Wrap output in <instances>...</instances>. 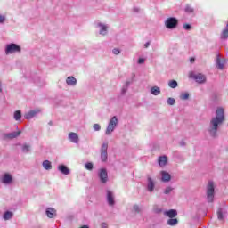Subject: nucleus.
<instances>
[{"instance_id": "obj_1", "label": "nucleus", "mask_w": 228, "mask_h": 228, "mask_svg": "<svg viewBox=\"0 0 228 228\" xmlns=\"http://www.w3.org/2000/svg\"><path fill=\"white\" fill-rule=\"evenodd\" d=\"M224 122H225V112L224 111V109L222 107H219L216 110V117L212 118L210 120L208 127V133L210 136H212L213 138H216L218 129H220Z\"/></svg>"}, {"instance_id": "obj_2", "label": "nucleus", "mask_w": 228, "mask_h": 228, "mask_svg": "<svg viewBox=\"0 0 228 228\" xmlns=\"http://www.w3.org/2000/svg\"><path fill=\"white\" fill-rule=\"evenodd\" d=\"M206 195L208 202H214L215 200V183L208 181L206 188Z\"/></svg>"}, {"instance_id": "obj_3", "label": "nucleus", "mask_w": 228, "mask_h": 228, "mask_svg": "<svg viewBox=\"0 0 228 228\" xmlns=\"http://www.w3.org/2000/svg\"><path fill=\"white\" fill-rule=\"evenodd\" d=\"M118 124V118H116V116L112 117L110 120L109 121L107 129L105 131V134L107 136H110L113 131H115V128L117 127Z\"/></svg>"}, {"instance_id": "obj_4", "label": "nucleus", "mask_w": 228, "mask_h": 228, "mask_svg": "<svg viewBox=\"0 0 228 228\" xmlns=\"http://www.w3.org/2000/svg\"><path fill=\"white\" fill-rule=\"evenodd\" d=\"M101 160L102 162L108 161V142H104L101 147Z\"/></svg>"}, {"instance_id": "obj_5", "label": "nucleus", "mask_w": 228, "mask_h": 228, "mask_svg": "<svg viewBox=\"0 0 228 228\" xmlns=\"http://www.w3.org/2000/svg\"><path fill=\"white\" fill-rule=\"evenodd\" d=\"M20 46L17 45L16 44L7 45L5 48L6 54H12V53H20Z\"/></svg>"}, {"instance_id": "obj_6", "label": "nucleus", "mask_w": 228, "mask_h": 228, "mask_svg": "<svg viewBox=\"0 0 228 228\" xmlns=\"http://www.w3.org/2000/svg\"><path fill=\"white\" fill-rule=\"evenodd\" d=\"M98 177L102 184H106V183H108V171L106 168H102L99 170Z\"/></svg>"}, {"instance_id": "obj_7", "label": "nucleus", "mask_w": 228, "mask_h": 228, "mask_svg": "<svg viewBox=\"0 0 228 228\" xmlns=\"http://www.w3.org/2000/svg\"><path fill=\"white\" fill-rule=\"evenodd\" d=\"M177 27V20L175 18H168L166 20V28L168 29H174Z\"/></svg>"}, {"instance_id": "obj_8", "label": "nucleus", "mask_w": 228, "mask_h": 228, "mask_svg": "<svg viewBox=\"0 0 228 228\" xmlns=\"http://www.w3.org/2000/svg\"><path fill=\"white\" fill-rule=\"evenodd\" d=\"M20 131L12 132L9 134H3L2 140H13V138H17V136H20Z\"/></svg>"}, {"instance_id": "obj_9", "label": "nucleus", "mask_w": 228, "mask_h": 228, "mask_svg": "<svg viewBox=\"0 0 228 228\" xmlns=\"http://www.w3.org/2000/svg\"><path fill=\"white\" fill-rule=\"evenodd\" d=\"M190 77H193L197 83H206V76L202 74H197L195 75L194 73L190 74Z\"/></svg>"}, {"instance_id": "obj_10", "label": "nucleus", "mask_w": 228, "mask_h": 228, "mask_svg": "<svg viewBox=\"0 0 228 228\" xmlns=\"http://www.w3.org/2000/svg\"><path fill=\"white\" fill-rule=\"evenodd\" d=\"M12 181H13V177H12V175L5 173L4 175L1 176V182L4 184H10L12 183Z\"/></svg>"}, {"instance_id": "obj_11", "label": "nucleus", "mask_w": 228, "mask_h": 228, "mask_svg": "<svg viewBox=\"0 0 228 228\" xmlns=\"http://www.w3.org/2000/svg\"><path fill=\"white\" fill-rule=\"evenodd\" d=\"M107 202L109 206H115V195L111 191H107Z\"/></svg>"}, {"instance_id": "obj_12", "label": "nucleus", "mask_w": 228, "mask_h": 228, "mask_svg": "<svg viewBox=\"0 0 228 228\" xmlns=\"http://www.w3.org/2000/svg\"><path fill=\"white\" fill-rule=\"evenodd\" d=\"M69 139L72 143H79V136L74 132L69 134Z\"/></svg>"}, {"instance_id": "obj_13", "label": "nucleus", "mask_w": 228, "mask_h": 228, "mask_svg": "<svg viewBox=\"0 0 228 228\" xmlns=\"http://www.w3.org/2000/svg\"><path fill=\"white\" fill-rule=\"evenodd\" d=\"M156 186V184L154 183V180H152V178H151L150 176H148V184H147V190L148 191H150L151 193H152V191H154V187Z\"/></svg>"}, {"instance_id": "obj_14", "label": "nucleus", "mask_w": 228, "mask_h": 228, "mask_svg": "<svg viewBox=\"0 0 228 228\" xmlns=\"http://www.w3.org/2000/svg\"><path fill=\"white\" fill-rule=\"evenodd\" d=\"M216 63L218 69H224L225 65V59L222 58L220 55H217Z\"/></svg>"}, {"instance_id": "obj_15", "label": "nucleus", "mask_w": 228, "mask_h": 228, "mask_svg": "<svg viewBox=\"0 0 228 228\" xmlns=\"http://www.w3.org/2000/svg\"><path fill=\"white\" fill-rule=\"evenodd\" d=\"M37 113H40V110H30L28 113L25 114V118L29 120L30 118H33L35 115H37Z\"/></svg>"}, {"instance_id": "obj_16", "label": "nucleus", "mask_w": 228, "mask_h": 228, "mask_svg": "<svg viewBox=\"0 0 228 228\" xmlns=\"http://www.w3.org/2000/svg\"><path fill=\"white\" fill-rule=\"evenodd\" d=\"M164 215L166 216H168V218H175V216H177V210L170 209L164 212Z\"/></svg>"}, {"instance_id": "obj_17", "label": "nucleus", "mask_w": 228, "mask_h": 228, "mask_svg": "<svg viewBox=\"0 0 228 228\" xmlns=\"http://www.w3.org/2000/svg\"><path fill=\"white\" fill-rule=\"evenodd\" d=\"M58 168L61 174H64V175H69V174H70V169L65 165H60Z\"/></svg>"}, {"instance_id": "obj_18", "label": "nucleus", "mask_w": 228, "mask_h": 228, "mask_svg": "<svg viewBox=\"0 0 228 228\" xmlns=\"http://www.w3.org/2000/svg\"><path fill=\"white\" fill-rule=\"evenodd\" d=\"M161 175L163 183H168L172 179V176L167 171H161Z\"/></svg>"}, {"instance_id": "obj_19", "label": "nucleus", "mask_w": 228, "mask_h": 228, "mask_svg": "<svg viewBox=\"0 0 228 228\" xmlns=\"http://www.w3.org/2000/svg\"><path fill=\"white\" fill-rule=\"evenodd\" d=\"M46 215L48 218H54V216H56V209H54L53 208H49L48 209H46Z\"/></svg>"}, {"instance_id": "obj_20", "label": "nucleus", "mask_w": 228, "mask_h": 228, "mask_svg": "<svg viewBox=\"0 0 228 228\" xmlns=\"http://www.w3.org/2000/svg\"><path fill=\"white\" fill-rule=\"evenodd\" d=\"M66 83L67 85H69V86H74V85L77 83V80H76V77H68L66 79Z\"/></svg>"}, {"instance_id": "obj_21", "label": "nucleus", "mask_w": 228, "mask_h": 228, "mask_svg": "<svg viewBox=\"0 0 228 228\" xmlns=\"http://www.w3.org/2000/svg\"><path fill=\"white\" fill-rule=\"evenodd\" d=\"M221 38L222 40H227L228 38V22L226 24L225 29H224L221 33Z\"/></svg>"}, {"instance_id": "obj_22", "label": "nucleus", "mask_w": 228, "mask_h": 228, "mask_svg": "<svg viewBox=\"0 0 228 228\" xmlns=\"http://www.w3.org/2000/svg\"><path fill=\"white\" fill-rule=\"evenodd\" d=\"M167 162H168V159H167L166 156L160 157L159 159V167H165V165H167Z\"/></svg>"}, {"instance_id": "obj_23", "label": "nucleus", "mask_w": 228, "mask_h": 228, "mask_svg": "<svg viewBox=\"0 0 228 228\" xmlns=\"http://www.w3.org/2000/svg\"><path fill=\"white\" fill-rule=\"evenodd\" d=\"M98 26L101 28L100 35H106V31H108V27L102 23H99Z\"/></svg>"}, {"instance_id": "obj_24", "label": "nucleus", "mask_w": 228, "mask_h": 228, "mask_svg": "<svg viewBox=\"0 0 228 228\" xmlns=\"http://www.w3.org/2000/svg\"><path fill=\"white\" fill-rule=\"evenodd\" d=\"M151 93L153 95H159L161 94V89H159L158 86H154L151 89Z\"/></svg>"}, {"instance_id": "obj_25", "label": "nucleus", "mask_w": 228, "mask_h": 228, "mask_svg": "<svg viewBox=\"0 0 228 228\" xmlns=\"http://www.w3.org/2000/svg\"><path fill=\"white\" fill-rule=\"evenodd\" d=\"M43 167L45 170H51V168H53V166L51 165V161L49 160H45L43 162Z\"/></svg>"}, {"instance_id": "obj_26", "label": "nucleus", "mask_w": 228, "mask_h": 228, "mask_svg": "<svg viewBox=\"0 0 228 228\" xmlns=\"http://www.w3.org/2000/svg\"><path fill=\"white\" fill-rule=\"evenodd\" d=\"M13 216V213L7 211L4 214V220H10Z\"/></svg>"}, {"instance_id": "obj_27", "label": "nucleus", "mask_w": 228, "mask_h": 228, "mask_svg": "<svg viewBox=\"0 0 228 228\" xmlns=\"http://www.w3.org/2000/svg\"><path fill=\"white\" fill-rule=\"evenodd\" d=\"M31 151V146L29 144H24L22 146V152L28 153Z\"/></svg>"}, {"instance_id": "obj_28", "label": "nucleus", "mask_w": 228, "mask_h": 228, "mask_svg": "<svg viewBox=\"0 0 228 228\" xmlns=\"http://www.w3.org/2000/svg\"><path fill=\"white\" fill-rule=\"evenodd\" d=\"M178 220L177 219H175V218H171V219H169L168 221H167V224L168 225H177V224H178Z\"/></svg>"}, {"instance_id": "obj_29", "label": "nucleus", "mask_w": 228, "mask_h": 228, "mask_svg": "<svg viewBox=\"0 0 228 228\" xmlns=\"http://www.w3.org/2000/svg\"><path fill=\"white\" fill-rule=\"evenodd\" d=\"M190 98V94L188 93H182L180 95V99H182V101H186Z\"/></svg>"}, {"instance_id": "obj_30", "label": "nucleus", "mask_w": 228, "mask_h": 228, "mask_svg": "<svg viewBox=\"0 0 228 228\" xmlns=\"http://www.w3.org/2000/svg\"><path fill=\"white\" fill-rule=\"evenodd\" d=\"M168 86L170 88H177V81H175V80L169 81Z\"/></svg>"}, {"instance_id": "obj_31", "label": "nucleus", "mask_w": 228, "mask_h": 228, "mask_svg": "<svg viewBox=\"0 0 228 228\" xmlns=\"http://www.w3.org/2000/svg\"><path fill=\"white\" fill-rule=\"evenodd\" d=\"M21 117H22V114H21L20 110H17L14 112V118L16 120H20Z\"/></svg>"}, {"instance_id": "obj_32", "label": "nucleus", "mask_w": 228, "mask_h": 228, "mask_svg": "<svg viewBox=\"0 0 228 228\" xmlns=\"http://www.w3.org/2000/svg\"><path fill=\"white\" fill-rule=\"evenodd\" d=\"M85 168H86V170H94V164L92 162H87L85 165Z\"/></svg>"}, {"instance_id": "obj_33", "label": "nucleus", "mask_w": 228, "mask_h": 228, "mask_svg": "<svg viewBox=\"0 0 228 228\" xmlns=\"http://www.w3.org/2000/svg\"><path fill=\"white\" fill-rule=\"evenodd\" d=\"M167 104H168L169 106H174V104H175V99H174V98H168V99H167Z\"/></svg>"}, {"instance_id": "obj_34", "label": "nucleus", "mask_w": 228, "mask_h": 228, "mask_svg": "<svg viewBox=\"0 0 228 228\" xmlns=\"http://www.w3.org/2000/svg\"><path fill=\"white\" fill-rule=\"evenodd\" d=\"M174 190L172 187H167L164 191L165 195H168V193H171V191Z\"/></svg>"}, {"instance_id": "obj_35", "label": "nucleus", "mask_w": 228, "mask_h": 228, "mask_svg": "<svg viewBox=\"0 0 228 228\" xmlns=\"http://www.w3.org/2000/svg\"><path fill=\"white\" fill-rule=\"evenodd\" d=\"M217 218L218 220H224V214H222V210L217 211Z\"/></svg>"}, {"instance_id": "obj_36", "label": "nucleus", "mask_w": 228, "mask_h": 228, "mask_svg": "<svg viewBox=\"0 0 228 228\" xmlns=\"http://www.w3.org/2000/svg\"><path fill=\"white\" fill-rule=\"evenodd\" d=\"M133 211H134V213H140V211H141L140 207H138V205H134V206L133 207Z\"/></svg>"}, {"instance_id": "obj_37", "label": "nucleus", "mask_w": 228, "mask_h": 228, "mask_svg": "<svg viewBox=\"0 0 228 228\" xmlns=\"http://www.w3.org/2000/svg\"><path fill=\"white\" fill-rule=\"evenodd\" d=\"M93 127L94 131H101V125L99 124H94Z\"/></svg>"}, {"instance_id": "obj_38", "label": "nucleus", "mask_w": 228, "mask_h": 228, "mask_svg": "<svg viewBox=\"0 0 228 228\" xmlns=\"http://www.w3.org/2000/svg\"><path fill=\"white\" fill-rule=\"evenodd\" d=\"M185 12H186L187 13H193V10H192L191 7H190V6H187V7L185 8Z\"/></svg>"}, {"instance_id": "obj_39", "label": "nucleus", "mask_w": 228, "mask_h": 228, "mask_svg": "<svg viewBox=\"0 0 228 228\" xmlns=\"http://www.w3.org/2000/svg\"><path fill=\"white\" fill-rule=\"evenodd\" d=\"M183 28H184L187 31H190V29H191V25H190V24H185V25H183Z\"/></svg>"}, {"instance_id": "obj_40", "label": "nucleus", "mask_w": 228, "mask_h": 228, "mask_svg": "<svg viewBox=\"0 0 228 228\" xmlns=\"http://www.w3.org/2000/svg\"><path fill=\"white\" fill-rule=\"evenodd\" d=\"M4 20H6V17L0 14V24H3V22H4Z\"/></svg>"}, {"instance_id": "obj_41", "label": "nucleus", "mask_w": 228, "mask_h": 228, "mask_svg": "<svg viewBox=\"0 0 228 228\" xmlns=\"http://www.w3.org/2000/svg\"><path fill=\"white\" fill-rule=\"evenodd\" d=\"M112 53H113L114 54H120V50H118V49H117V48H114V49L112 50Z\"/></svg>"}, {"instance_id": "obj_42", "label": "nucleus", "mask_w": 228, "mask_h": 228, "mask_svg": "<svg viewBox=\"0 0 228 228\" xmlns=\"http://www.w3.org/2000/svg\"><path fill=\"white\" fill-rule=\"evenodd\" d=\"M138 63H139L140 65H142V63H145V59L140 58V59L138 60Z\"/></svg>"}, {"instance_id": "obj_43", "label": "nucleus", "mask_w": 228, "mask_h": 228, "mask_svg": "<svg viewBox=\"0 0 228 228\" xmlns=\"http://www.w3.org/2000/svg\"><path fill=\"white\" fill-rule=\"evenodd\" d=\"M101 227H102V228H108V224H106V223H102Z\"/></svg>"}, {"instance_id": "obj_44", "label": "nucleus", "mask_w": 228, "mask_h": 228, "mask_svg": "<svg viewBox=\"0 0 228 228\" xmlns=\"http://www.w3.org/2000/svg\"><path fill=\"white\" fill-rule=\"evenodd\" d=\"M149 45H151V43L147 42V43H145L144 47L147 48V47H149Z\"/></svg>"}, {"instance_id": "obj_45", "label": "nucleus", "mask_w": 228, "mask_h": 228, "mask_svg": "<svg viewBox=\"0 0 228 228\" xmlns=\"http://www.w3.org/2000/svg\"><path fill=\"white\" fill-rule=\"evenodd\" d=\"M126 92H127V88H123V89H122V93H123V94H126Z\"/></svg>"}, {"instance_id": "obj_46", "label": "nucleus", "mask_w": 228, "mask_h": 228, "mask_svg": "<svg viewBox=\"0 0 228 228\" xmlns=\"http://www.w3.org/2000/svg\"><path fill=\"white\" fill-rule=\"evenodd\" d=\"M190 61L193 63L195 61V58H191Z\"/></svg>"}, {"instance_id": "obj_47", "label": "nucleus", "mask_w": 228, "mask_h": 228, "mask_svg": "<svg viewBox=\"0 0 228 228\" xmlns=\"http://www.w3.org/2000/svg\"><path fill=\"white\" fill-rule=\"evenodd\" d=\"M0 92H3V89L1 88V82H0Z\"/></svg>"}, {"instance_id": "obj_48", "label": "nucleus", "mask_w": 228, "mask_h": 228, "mask_svg": "<svg viewBox=\"0 0 228 228\" xmlns=\"http://www.w3.org/2000/svg\"><path fill=\"white\" fill-rule=\"evenodd\" d=\"M49 125H50V126H53V121H50V122H49Z\"/></svg>"}, {"instance_id": "obj_49", "label": "nucleus", "mask_w": 228, "mask_h": 228, "mask_svg": "<svg viewBox=\"0 0 228 228\" xmlns=\"http://www.w3.org/2000/svg\"><path fill=\"white\" fill-rule=\"evenodd\" d=\"M135 12H138V9H134Z\"/></svg>"}]
</instances>
